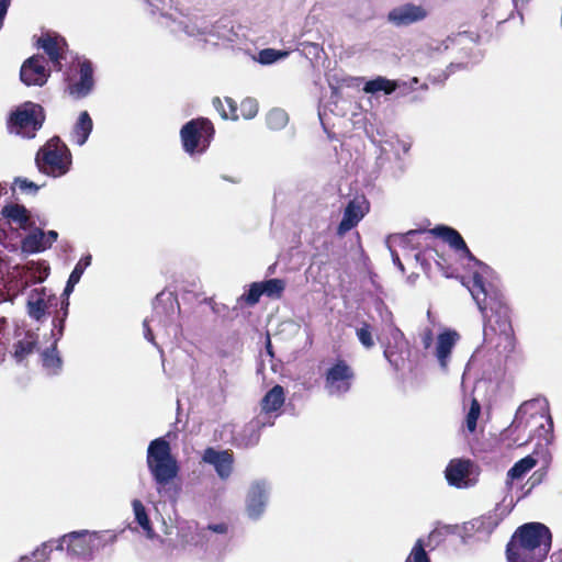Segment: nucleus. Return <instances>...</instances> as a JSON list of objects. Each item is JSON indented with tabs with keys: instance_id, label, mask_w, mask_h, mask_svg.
<instances>
[{
	"instance_id": "obj_1",
	"label": "nucleus",
	"mask_w": 562,
	"mask_h": 562,
	"mask_svg": "<svg viewBox=\"0 0 562 562\" xmlns=\"http://www.w3.org/2000/svg\"><path fill=\"white\" fill-rule=\"evenodd\" d=\"M430 233L442 238L459 254L461 259L468 260L471 277L463 283L469 289L483 317L484 340L492 341L493 336L497 334L507 336L510 330L508 307L502 292L492 282V269L472 255L464 239L454 228L438 225Z\"/></svg>"
},
{
	"instance_id": "obj_2",
	"label": "nucleus",
	"mask_w": 562,
	"mask_h": 562,
	"mask_svg": "<svg viewBox=\"0 0 562 562\" xmlns=\"http://www.w3.org/2000/svg\"><path fill=\"white\" fill-rule=\"evenodd\" d=\"M550 529L541 522L520 526L507 544L508 562H541L551 548Z\"/></svg>"
},
{
	"instance_id": "obj_3",
	"label": "nucleus",
	"mask_w": 562,
	"mask_h": 562,
	"mask_svg": "<svg viewBox=\"0 0 562 562\" xmlns=\"http://www.w3.org/2000/svg\"><path fill=\"white\" fill-rule=\"evenodd\" d=\"M114 540L115 536L110 535L108 531H72L64 535L57 541L52 540L43 543L34 552V555L48 557L53 550V544L56 543V550L63 551L66 549L67 554L71 558L91 559L94 552L100 551L106 544L114 542Z\"/></svg>"
},
{
	"instance_id": "obj_4",
	"label": "nucleus",
	"mask_w": 562,
	"mask_h": 562,
	"mask_svg": "<svg viewBox=\"0 0 562 562\" xmlns=\"http://www.w3.org/2000/svg\"><path fill=\"white\" fill-rule=\"evenodd\" d=\"M146 463L158 494L162 495L179 472L177 459L172 456L166 438L159 437L149 442Z\"/></svg>"
},
{
	"instance_id": "obj_5",
	"label": "nucleus",
	"mask_w": 562,
	"mask_h": 562,
	"mask_svg": "<svg viewBox=\"0 0 562 562\" xmlns=\"http://www.w3.org/2000/svg\"><path fill=\"white\" fill-rule=\"evenodd\" d=\"M38 169L54 178L66 175L71 167V154L59 137L50 138L36 154Z\"/></svg>"
},
{
	"instance_id": "obj_6",
	"label": "nucleus",
	"mask_w": 562,
	"mask_h": 562,
	"mask_svg": "<svg viewBox=\"0 0 562 562\" xmlns=\"http://www.w3.org/2000/svg\"><path fill=\"white\" fill-rule=\"evenodd\" d=\"M45 121L43 108L27 101L16 106L9 115L7 127L10 134L32 139L42 128Z\"/></svg>"
},
{
	"instance_id": "obj_7",
	"label": "nucleus",
	"mask_w": 562,
	"mask_h": 562,
	"mask_svg": "<svg viewBox=\"0 0 562 562\" xmlns=\"http://www.w3.org/2000/svg\"><path fill=\"white\" fill-rule=\"evenodd\" d=\"M176 307L179 308V304L172 297V293L161 292L156 296L154 314L143 323L144 336L148 341L157 346L150 324L164 327L166 335L168 336L170 334H177L178 325L175 323Z\"/></svg>"
},
{
	"instance_id": "obj_8",
	"label": "nucleus",
	"mask_w": 562,
	"mask_h": 562,
	"mask_svg": "<svg viewBox=\"0 0 562 562\" xmlns=\"http://www.w3.org/2000/svg\"><path fill=\"white\" fill-rule=\"evenodd\" d=\"M213 135V124L204 117L189 121L180 131L183 149L190 155L204 151L209 147Z\"/></svg>"
},
{
	"instance_id": "obj_9",
	"label": "nucleus",
	"mask_w": 562,
	"mask_h": 562,
	"mask_svg": "<svg viewBox=\"0 0 562 562\" xmlns=\"http://www.w3.org/2000/svg\"><path fill=\"white\" fill-rule=\"evenodd\" d=\"M353 380L352 368L345 360H337L326 370L324 389L329 396L341 397L350 391Z\"/></svg>"
},
{
	"instance_id": "obj_10",
	"label": "nucleus",
	"mask_w": 562,
	"mask_h": 562,
	"mask_svg": "<svg viewBox=\"0 0 562 562\" xmlns=\"http://www.w3.org/2000/svg\"><path fill=\"white\" fill-rule=\"evenodd\" d=\"M226 524H211L207 527L196 528L195 533L192 536L190 543L200 547L206 553L220 554L227 543Z\"/></svg>"
},
{
	"instance_id": "obj_11",
	"label": "nucleus",
	"mask_w": 562,
	"mask_h": 562,
	"mask_svg": "<svg viewBox=\"0 0 562 562\" xmlns=\"http://www.w3.org/2000/svg\"><path fill=\"white\" fill-rule=\"evenodd\" d=\"M428 14L425 5L406 2L390 10L386 19L392 25L404 27L424 21Z\"/></svg>"
},
{
	"instance_id": "obj_12",
	"label": "nucleus",
	"mask_w": 562,
	"mask_h": 562,
	"mask_svg": "<svg viewBox=\"0 0 562 562\" xmlns=\"http://www.w3.org/2000/svg\"><path fill=\"white\" fill-rule=\"evenodd\" d=\"M37 46L48 56L53 69L60 71L68 48L66 40L57 33L46 32L38 37Z\"/></svg>"
},
{
	"instance_id": "obj_13",
	"label": "nucleus",
	"mask_w": 562,
	"mask_h": 562,
	"mask_svg": "<svg viewBox=\"0 0 562 562\" xmlns=\"http://www.w3.org/2000/svg\"><path fill=\"white\" fill-rule=\"evenodd\" d=\"M50 70L46 67L43 55H34L27 58L20 70V78L26 86H44L47 82Z\"/></svg>"
},
{
	"instance_id": "obj_14",
	"label": "nucleus",
	"mask_w": 562,
	"mask_h": 562,
	"mask_svg": "<svg viewBox=\"0 0 562 562\" xmlns=\"http://www.w3.org/2000/svg\"><path fill=\"white\" fill-rule=\"evenodd\" d=\"M273 424L274 418L272 416L257 415L234 436L235 446L238 448L256 446L260 439V430L263 427L272 426Z\"/></svg>"
},
{
	"instance_id": "obj_15",
	"label": "nucleus",
	"mask_w": 562,
	"mask_h": 562,
	"mask_svg": "<svg viewBox=\"0 0 562 562\" xmlns=\"http://www.w3.org/2000/svg\"><path fill=\"white\" fill-rule=\"evenodd\" d=\"M369 209V202L364 196H356L350 200L344 210L342 218L337 227V235L341 237L356 227Z\"/></svg>"
},
{
	"instance_id": "obj_16",
	"label": "nucleus",
	"mask_w": 562,
	"mask_h": 562,
	"mask_svg": "<svg viewBox=\"0 0 562 562\" xmlns=\"http://www.w3.org/2000/svg\"><path fill=\"white\" fill-rule=\"evenodd\" d=\"M56 304L57 297L46 288L34 289L27 297V314L31 318L41 322L45 318L47 310Z\"/></svg>"
},
{
	"instance_id": "obj_17",
	"label": "nucleus",
	"mask_w": 562,
	"mask_h": 562,
	"mask_svg": "<svg viewBox=\"0 0 562 562\" xmlns=\"http://www.w3.org/2000/svg\"><path fill=\"white\" fill-rule=\"evenodd\" d=\"M269 484L266 481L254 482L248 491L246 510L251 519H258L265 512L269 499Z\"/></svg>"
},
{
	"instance_id": "obj_18",
	"label": "nucleus",
	"mask_w": 562,
	"mask_h": 562,
	"mask_svg": "<svg viewBox=\"0 0 562 562\" xmlns=\"http://www.w3.org/2000/svg\"><path fill=\"white\" fill-rule=\"evenodd\" d=\"M202 461L213 465L216 474L222 480H227L233 472L234 456L228 450L206 448L203 452Z\"/></svg>"
},
{
	"instance_id": "obj_19",
	"label": "nucleus",
	"mask_w": 562,
	"mask_h": 562,
	"mask_svg": "<svg viewBox=\"0 0 562 562\" xmlns=\"http://www.w3.org/2000/svg\"><path fill=\"white\" fill-rule=\"evenodd\" d=\"M93 70L89 61H82L79 69V79L68 83L69 94L76 99L87 97L93 89Z\"/></svg>"
},
{
	"instance_id": "obj_20",
	"label": "nucleus",
	"mask_w": 562,
	"mask_h": 562,
	"mask_svg": "<svg viewBox=\"0 0 562 562\" xmlns=\"http://www.w3.org/2000/svg\"><path fill=\"white\" fill-rule=\"evenodd\" d=\"M161 18L165 21H161L160 23L166 25L170 29L172 33H184L188 36H199L204 35L206 36L207 25L205 21L202 20H195V21H176L170 19L169 16L162 14Z\"/></svg>"
},
{
	"instance_id": "obj_21",
	"label": "nucleus",
	"mask_w": 562,
	"mask_h": 562,
	"mask_svg": "<svg viewBox=\"0 0 562 562\" xmlns=\"http://www.w3.org/2000/svg\"><path fill=\"white\" fill-rule=\"evenodd\" d=\"M472 465L473 463L470 460H451L446 469V479L448 483L457 487L468 486V477Z\"/></svg>"
},
{
	"instance_id": "obj_22",
	"label": "nucleus",
	"mask_w": 562,
	"mask_h": 562,
	"mask_svg": "<svg viewBox=\"0 0 562 562\" xmlns=\"http://www.w3.org/2000/svg\"><path fill=\"white\" fill-rule=\"evenodd\" d=\"M458 340L459 334L450 329L445 330L438 336L435 355L441 369L447 370L450 353Z\"/></svg>"
},
{
	"instance_id": "obj_23",
	"label": "nucleus",
	"mask_w": 562,
	"mask_h": 562,
	"mask_svg": "<svg viewBox=\"0 0 562 562\" xmlns=\"http://www.w3.org/2000/svg\"><path fill=\"white\" fill-rule=\"evenodd\" d=\"M93 128V122L87 111H82L70 133V139L74 144L82 146L88 140Z\"/></svg>"
},
{
	"instance_id": "obj_24",
	"label": "nucleus",
	"mask_w": 562,
	"mask_h": 562,
	"mask_svg": "<svg viewBox=\"0 0 562 562\" xmlns=\"http://www.w3.org/2000/svg\"><path fill=\"white\" fill-rule=\"evenodd\" d=\"M284 390L281 385H274L262 397L260 405L261 412L258 415L271 416V413L277 412L284 404Z\"/></svg>"
},
{
	"instance_id": "obj_25",
	"label": "nucleus",
	"mask_w": 562,
	"mask_h": 562,
	"mask_svg": "<svg viewBox=\"0 0 562 562\" xmlns=\"http://www.w3.org/2000/svg\"><path fill=\"white\" fill-rule=\"evenodd\" d=\"M22 251L26 254H36L49 248V243L46 241L45 232L36 228L22 240Z\"/></svg>"
},
{
	"instance_id": "obj_26",
	"label": "nucleus",
	"mask_w": 562,
	"mask_h": 562,
	"mask_svg": "<svg viewBox=\"0 0 562 562\" xmlns=\"http://www.w3.org/2000/svg\"><path fill=\"white\" fill-rule=\"evenodd\" d=\"M499 518L496 513H490L487 515L475 518L469 522L470 529L475 532L488 536L497 527ZM469 529V527H467Z\"/></svg>"
},
{
	"instance_id": "obj_27",
	"label": "nucleus",
	"mask_w": 562,
	"mask_h": 562,
	"mask_svg": "<svg viewBox=\"0 0 562 562\" xmlns=\"http://www.w3.org/2000/svg\"><path fill=\"white\" fill-rule=\"evenodd\" d=\"M234 37L235 33L233 32L232 26L223 22H217L212 26L207 25L206 36L204 41L212 42L213 44H218V42H214L213 38L223 42H234Z\"/></svg>"
},
{
	"instance_id": "obj_28",
	"label": "nucleus",
	"mask_w": 562,
	"mask_h": 562,
	"mask_svg": "<svg viewBox=\"0 0 562 562\" xmlns=\"http://www.w3.org/2000/svg\"><path fill=\"white\" fill-rule=\"evenodd\" d=\"M132 508H133L135 521L139 525V527L143 529L145 535L151 539L155 536V531L153 529V526H151V522L147 515L145 506L143 505V503L139 499H133Z\"/></svg>"
},
{
	"instance_id": "obj_29",
	"label": "nucleus",
	"mask_w": 562,
	"mask_h": 562,
	"mask_svg": "<svg viewBox=\"0 0 562 562\" xmlns=\"http://www.w3.org/2000/svg\"><path fill=\"white\" fill-rule=\"evenodd\" d=\"M397 88V82L394 80H390L385 77H376L374 79H371L366 82L363 87V91L366 93H376V92H384L385 94H391L394 92Z\"/></svg>"
},
{
	"instance_id": "obj_30",
	"label": "nucleus",
	"mask_w": 562,
	"mask_h": 562,
	"mask_svg": "<svg viewBox=\"0 0 562 562\" xmlns=\"http://www.w3.org/2000/svg\"><path fill=\"white\" fill-rule=\"evenodd\" d=\"M423 233L424 231L413 229L407 232L406 234H392L387 236L385 245L389 250L395 249V247L397 246L402 248H407L413 244L414 238Z\"/></svg>"
},
{
	"instance_id": "obj_31",
	"label": "nucleus",
	"mask_w": 562,
	"mask_h": 562,
	"mask_svg": "<svg viewBox=\"0 0 562 562\" xmlns=\"http://www.w3.org/2000/svg\"><path fill=\"white\" fill-rule=\"evenodd\" d=\"M468 37L465 34H458L456 36H448L446 40L441 42L434 40L428 43L427 50L431 55L435 53H442L449 49L454 44H461Z\"/></svg>"
},
{
	"instance_id": "obj_32",
	"label": "nucleus",
	"mask_w": 562,
	"mask_h": 562,
	"mask_svg": "<svg viewBox=\"0 0 562 562\" xmlns=\"http://www.w3.org/2000/svg\"><path fill=\"white\" fill-rule=\"evenodd\" d=\"M537 464V460L527 456L517 461L512 469L508 471V477L512 480H518L522 477L528 471H530Z\"/></svg>"
},
{
	"instance_id": "obj_33",
	"label": "nucleus",
	"mask_w": 562,
	"mask_h": 562,
	"mask_svg": "<svg viewBox=\"0 0 562 562\" xmlns=\"http://www.w3.org/2000/svg\"><path fill=\"white\" fill-rule=\"evenodd\" d=\"M36 341L32 336H26L25 338L16 341L13 346L14 348V358L16 361L24 360L29 355L33 353L35 349Z\"/></svg>"
},
{
	"instance_id": "obj_34",
	"label": "nucleus",
	"mask_w": 562,
	"mask_h": 562,
	"mask_svg": "<svg viewBox=\"0 0 562 562\" xmlns=\"http://www.w3.org/2000/svg\"><path fill=\"white\" fill-rule=\"evenodd\" d=\"M43 366L49 370L52 374L58 373L61 368V359L56 353V342L52 346L50 349H46L43 355Z\"/></svg>"
},
{
	"instance_id": "obj_35",
	"label": "nucleus",
	"mask_w": 562,
	"mask_h": 562,
	"mask_svg": "<svg viewBox=\"0 0 562 562\" xmlns=\"http://www.w3.org/2000/svg\"><path fill=\"white\" fill-rule=\"evenodd\" d=\"M266 121L270 130L278 131L283 128L288 124L289 116L286 112L282 109H272L267 114Z\"/></svg>"
},
{
	"instance_id": "obj_36",
	"label": "nucleus",
	"mask_w": 562,
	"mask_h": 562,
	"mask_svg": "<svg viewBox=\"0 0 562 562\" xmlns=\"http://www.w3.org/2000/svg\"><path fill=\"white\" fill-rule=\"evenodd\" d=\"M263 293L268 297L271 299H279L281 297L284 289H285V282L281 279H269L261 282Z\"/></svg>"
},
{
	"instance_id": "obj_37",
	"label": "nucleus",
	"mask_w": 562,
	"mask_h": 562,
	"mask_svg": "<svg viewBox=\"0 0 562 562\" xmlns=\"http://www.w3.org/2000/svg\"><path fill=\"white\" fill-rule=\"evenodd\" d=\"M289 55L286 50H277L273 48H265L258 53L257 61L261 65H270Z\"/></svg>"
},
{
	"instance_id": "obj_38",
	"label": "nucleus",
	"mask_w": 562,
	"mask_h": 562,
	"mask_svg": "<svg viewBox=\"0 0 562 562\" xmlns=\"http://www.w3.org/2000/svg\"><path fill=\"white\" fill-rule=\"evenodd\" d=\"M225 102H226V104L228 106V111H226L224 109L223 102L221 101L220 98H215L213 100L214 106L221 113L223 119L237 120L238 115L236 113L237 112V104H236V102L233 99H231V98H225Z\"/></svg>"
},
{
	"instance_id": "obj_39",
	"label": "nucleus",
	"mask_w": 562,
	"mask_h": 562,
	"mask_svg": "<svg viewBox=\"0 0 562 562\" xmlns=\"http://www.w3.org/2000/svg\"><path fill=\"white\" fill-rule=\"evenodd\" d=\"M2 213L8 218L21 224L26 223L29 220L26 209L19 204L5 206Z\"/></svg>"
},
{
	"instance_id": "obj_40",
	"label": "nucleus",
	"mask_w": 562,
	"mask_h": 562,
	"mask_svg": "<svg viewBox=\"0 0 562 562\" xmlns=\"http://www.w3.org/2000/svg\"><path fill=\"white\" fill-rule=\"evenodd\" d=\"M405 562H430L427 552L425 551L424 541L422 539L416 541Z\"/></svg>"
},
{
	"instance_id": "obj_41",
	"label": "nucleus",
	"mask_w": 562,
	"mask_h": 562,
	"mask_svg": "<svg viewBox=\"0 0 562 562\" xmlns=\"http://www.w3.org/2000/svg\"><path fill=\"white\" fill-rule=\"evenodd\" d=\"M263 289L261 282H254L250 284V288L247 293L243 295V300L248 305H255L259 302L260 296L263 295Z\"/></svg>"
},
{
	"instance_id": "obj_42",
	"label": "nucleus",
	"mask_w": 562,
	"mask_h": 562,
	"mask_svg": "<svg viewBox=\"0 0 562 562\" xmlns=\"http://www.w3.org/2000/svg\"><path fill=\"white\" fill-rule=\"evenodd\" d=\"M481 406L476 400H473L471 403V407L467 414V428L469 431L473 432L476 429L477 418L480 416Z\"/></svg>"
},
{
	"instance_id": "obj_43",
	"label": "nucleus",
	"mask_w": 562,
	"mask_h": 562,
	"mask_svg": "<svg viewBox=\"0 0 562 562\" xmlns=\"http://www.w3.org/2000/svg\"><path fill=\"white\" fill-rule=\"evenodd\" d=\"M536 405V402L535 401H527V402H524L517 409L516 412V415H515V418L513 420V424H512V427L513 428H520L521 426H524L526 423L524 422V416L529 412V409L531 407H533Z\"/></svg>"
},
{
	"instance_id": "obj_44",
	"label": "nucleus",
	"mask_w": 562,
	"mask_h": 562,
	"mask_svg": "<svg viewBox=\"0 0 562 562\" xmlns=\"http://www.w3.org/2000/svg\"><path fill=\"white\" fill-rule=\"evenodd\" d=\"M240 112L244 119L250 120L258 113V103L255 99L247 98L240 104Z\"/></svg>"
},
{
	"instance_id": "obj_45",
	"label": "nucleus",
	"mask_w": 562,
	"mask_h": 562,
	"mask_svg": "<svg viewBox=\"0 0 562 562\" xmlns=\"http://www.w3.org/2000/svg\"><path fill=\"white\" fill-rule=\"evenodd\" d=\"M91 255L82 257L75 266L74 270L69 276V279L79 282L85 270L91 265Z\"/></svg>"
},
{
	"instance_id": "obj_46",
	"label": "nucleus",
	"mask_w": 562,
	"mask_h": 562,
	"mask_svg": "<svg viewBox=\"0 0 562 562\" xmlns=\"http://www.w3.org/2000/svg\"><path fill=\"white\" fill-rule=\"evenodd\" d=\"M357 336L360 342L366 348H371L374 346V341L370 331V326L364 324L361 328L357 329Z\"/></svg>"
},
{
	"instance_id": "obj_47",
	"label": "nucleus",
	"mask_w": 562,
	"mask_h": 562,
	"mask_svg": "<svg viewBox=\"0 0 562 562\" xmlns=\"http://www.w3.org/2000/svg\"><path fill=\"white\" fill-rule=\"evenodd\" d=\"M14 183H15V186H18V188L21 191L36 193L37 190L40 189V187L36 183H34L33 181H30L25 178H16Z\"/></svg>"
},
{
	"instance_id": "obj_48",
	"label": "nucleus",
	"mask_w": 562,
	"mask_h": 562,
	"mask_svg": "<svg viewBox=\"0 0 562 562\" xmlns=\"http://www.w3.org/2000/svg\"><path fill=\"white\" fill-rule=\"evenodd\" d=\"M78 282L77 281H72L71 279L68 278V281L66 283V286L64 289V292L61 294V297L63 299H67L69 300V295L72 293L74 289H75V285L77 284Z\"/></svg>"
},
{
	"instance_id": "obj_49",
	"label": "nucleus",
	"mask_w": 562,
	"mask_h": 562,
	"mask_svg": "<svg viewBox=\"0 0 562 562\" xmlns=\"http://www.w3.org/2000/svg\"><path fill=\"white\" fill-rule=\"evenodd\" d=\"M40 276L35 277L34 274L31 276L32 281L35 283L43 282L45 278L48 276V268H37Z\"/></svg>"
},
{
	"instance_id": "obj_50",
	"label": "nucleus",
	"mask_w": 562,
	"mask_h": 562,
	"mask_svg": "<svg viewBox=\"0 0 562 562\" xmlns=\"http://www.w3.org/2000/svg\"><path fill=\"white\" fill-rule=\"evenodd\" d=\"M432 331L430 329H427L424 334H423V337H422V341H423V345L424 347L427 349L431 346L432 344Z\"/></svg>"
},
{
	"instance_id": "obj_51",
	"label": "nucleus",
	"mask_w": 562,
	"mask_h": 562,
	"mask_svg": "<svg viewBox=\"0 0 562 562\" xmlns=\"http://www.w3.org/2000/svg\"><path fill=\"white\" fill-rule=\"evenodd\" d=\"M65 321H66V318H64V316H60L58 318V324H56V323L54 324V327L57 330V336H58L57 339H59L64 334Z\"/></svg>"
},
{
	"instance_id": "obj_52",
	"label": "nucleus",
	"mask_w": 562,
	"mask_h": 562,
	"mask_svg": "<svg viewBox=\"0 0 562 562\" xmlns=\"http://www.w3.org/2000/svg\"><path fill=\"white\" fill-rule=\"evenodd\" d=\"M390 252H391V257H392L394 265L397 266L401 271H404V266L401 262L397 251L395 249H392V250H390Z\"/></svg>"
},
{
	"instance_id": "obj_53",
	"label": "nucleus",
	"mask_w": 562,
	"mask_h": 562,
	"mask_svg": "<svg viewBox=\"0 0 562 562\" xmlns=\"http://www.w3.org/2000/svg\"><path fill=\"white\" fill-rule=\"evenodd\" d=\"M46 241L49 243V247L55 243L58 238V233L56 231H48L45 233Z\"/></svg>"
},
{
	"instance_id": "obj_54",
	"label": "nucleus",
	"mask_w": 562,
	"mask_h": 562,
	"mask_svg": "<svg viewBox=\"0 0 562 562\" xmlns=\"http://www.w3.org/2000/svg\"><path fill=\"white\" fill-rule=\"evenodd\" d=\"M68 306H69V300H67V299H63V297H61V306H60V311H61V316H64V318H67V315H68Z\"/></svg>"
},
{
	"instance_id": "obj_55",
	"label": "nucleus",
	"mask_w": 562,
	"mask_h": 562,
	"mask_svg": "<svg viewBox=\"0 0 562 562\" xmlns=\"http://www.w3.org/2000/svg\"><path fill=\"white\" fill-rule=\"evenodd\" d=\"M463 68V64H454V63H451L449 66H448V71L449 74H452L454 72L456 69H461Z\"/></svg>"
},
{
	"instance_id": "obj_56",
	"label": "nucleus",
	"mask_w": 562,
	"mask_h": 562,
	"mask_svg": "<svg viewBox=\"0 0 562 562\" xmlns=\"http://www.w3.org/2000/svg\"><path fill=\"white\" fill-rule=\"evenodd\" d=\"M305 46L311 48L314 54H317V52L319 50V46L314 43H307V44H305Z\"/></svg>"
},
{
	"instance_id": "obj_57",
	"label": "nucleus",
	"mask_w": 562,
	"mask_h": 562,
	"mask_svg": "<svg viewBox=\"0 0 562 562\" xmlns=\"http://www.w3.org/2000/svg\"><path fill=\"white\" fill-rule=\"evenodd\" d=\"M514 2V5L516 9H518L520 5H524L525 3L528 2V0H513Z\"/></svg>"
},
{
	"instance_id": "obj_58",
	"label": "nucleus",
	"mask_w": 562,
	"mask_h": 562,
	"mask_svg": "<svg viewBox=\"0 0 562 562\" xmlns=\"http://www.w3.org/2000/svg\"><path fill=\"white\" fill-rule=\"evenodd\" d=\"M19 562H44V561L33 560L32 558L23 557V558H21V560Z\"/></svg>"
},
{
	"instance_id": "obj_59",
	"label": "nucleus",
	"mask_w": 562,
	"mask_h": 562,
	"mask_svg": "<svg viewBox=\"0 0 562 562\" xmlns=\"http://www.w3.org/2000/svg\"><path fill=\"white\" fill-rule=\"evenodd\" d=\"M392 335H393L394 339H397V337L403 336V334L401 333V330L398 328H394Z\"/></svg>"
},
{
	"instance_id": "obj_60",
	"label": "nucleus",
	"mask_w": 562,
	"mask_h": 562,
	"mask_svg": "<svg viewBox=\"0 0 562 562\" xmlns=\"http://www.w3.org/2000/svg\"><path fill=\"white\" fill-rule=\"evenodd\" d=\"M552 558L555 560V561H560L562 562V551L559 552L558 554H553Z\"/></svg>"
},
{
	"instance_id": "obj_61",
	"label": "nucleus",
	"mask_w": 562,
	"mask_h": 562,
	"mask_svg": "<svg viewBox=\"0 0 562 562\" xmlns=\"http://www.w3.org/2000/svg\"><path fill=\"white\" fill-rule=\"evenodd\" d=\"M5 301V293L0 289V303Z\"/></svg>"
},
{
	"instance_id": "obj_62",
	"label": "nucleus",
	"mask_w": 562,
	"mask_h": 562,
	"mask_svg": "<svg viewBox=\"0 0 562 562\" xmlns=\"http://www.w3.org/2000/svg\"><path fill=\"white\" fill-rule=\"evenodd\" d=\"M271 342H270V339L268 338V344H267V351L271 355Z\"/></svg>"
},
{
	"instance_id": "obj_63",
	"label": "nucleus",
	"mask_w": 562,
	"mask_h": 562,
	"mask_svg": "<svg viewBox=\"0 0 562 562\" xmlns=\"http://www.w3.org/2000/svg\"><path fill=\"white\" fill-rule=\"evenodd\" d=\"M436 535V531L430 532L429 539H431Z\"/></svg>"
}]
</instances>
